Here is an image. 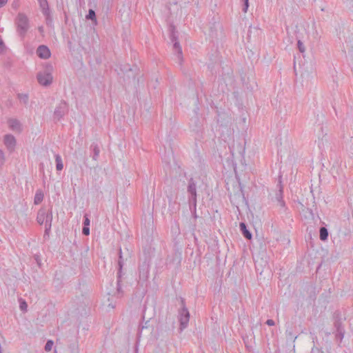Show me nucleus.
I'll use <instances>...</instances> for the list:
<instances>
[{"mask_svg":"<svg viewBox=\"0 0 353 353\" xmlns=\"http://www.w3.org/2000/svg\"><path fill=\"white\" fill-rule=\"evenodd\" d=\"M55 162H56V169L58 171H61L63 168V164L62 162L61 157L59 154H55Z\"/></svg>","mask_w":353,"mask_h":353,"instance_id":"aec40b11","label":"nucleus"},{"mask_svg":"<svg viewBox=\"0 0 353 353\" xmlns=\"http://www.w3.org/2000/svg\"><path fill=\"white\" fill-rule=\"evenodd\" d=\"M121 276H122V274H121L120 273H117V291L118 294H123V291L121 290Z\"/></svg>","mask_w":353,"mask_h":353,"instance_id":"b1692460","label":"nucleus"},{"mask_svg":"<svg viewBox=\"0 0 353 353\" xmlns=\"http://www.w3.org/2000/svg\"><path fill=\"white\" fill-rule=\"evenodd\" d=\"M124 258L123 256V253H122V250L121 248H119V260H118V266H119V270H118V272L117 273H120L121 274H122V269H123V265H124Z\"/></svg>","mask_w":353,"mask_h":353,"instance_id":"f3484780","label":"nucleus"},{"mask_svg":"<svg viewBox=\"0 0 353 353\" xmlns=\"http://www.w3.org/2000/svg\"><path fill=\"white\" fill-rule=\"evenodd\" d=\"M82 234L85 236H88L90 234V228L89 226H83L82 229Z\"/></svg>","mask_w":353,"mask_h":353,"instance_id":"473e14b6","label":"nucleus"},{"mask_svg":"<svg viewBox=\"0 0 353 353\" xmlns=\"http://www.w3.org/2000/svg\"><path fill=\"white\" fill-rule=\"evenodd\" d=\"M239 227L240 230L243 236L248 240L251 239L252 235L250 231L248 229L246 224L245 223L241 222L240 223Z\"/></svg>","mask_w":353,"mask_h":353,"instance_id":"4468645a","label":"nucleus"},{"mask_svg":"<svg viewBox=\"0 0 353 353\" xmlns=\"http://www.w3.org/2000/svg\"><path fill=\"white\" fill-rule=\"evenodd\" d=\"M5 49V45L1 39H0V53L3 52Z\"/></svg>","mask_w":353,"mask_h":353,"instance_id":"4c0bfd02","label":"nucleus"},{"mask_svg":"<svg viewBox=\"0 0 353 353\" xmlns=\"http://www.w3.org/2000/svg\"><path fill=\"white\" fill-rule=\"evenodd\" d=\"M38 2L39 3V6L41 9H44L45 8L48 7V3L47 0H38Z\"/></svg>","mask_w":353,"mask_h":353,"instance_id":"cd10ccee","label":"nucleus"},{"mask_svg":"<svg viewBox=\"0 0 353 353\" xmlns=\"http://www.w3.org/2000/svg\"><path fill=\"white\" fill-rule=\"evenodd\" d=\"M48 211L44 208H41L37 213V221L39 225H42L45 221V216L47 215Z\"/></svg>","mask_w":353,"mask_h":353,"instance_id":"2eb2a0df","label":"nucleus"},{"mask_svg":"<svg viewBox=\"0 0 353 353\" xmlns=\"http://www.w3.org/2000/svg\"><path fill=\"white\" fill-rule=\"evenodd\" d=\"M169 32H170V39L173 43V48L176 52V54L177 57V59L179 60V64L181 65L182 62L183 61V54H182V49L181 47L179 45V42L178 41V37L176 35V28L173 25H170L169 26Z\"/></svg>","mask_w":353,"mask_h":353,"instance_id":"7ed1b4c3","label":"nucleus"},{"mask_svg":"<svg viewBox=\"0 0 353 353\" xmlns=\"http://www.w3.org/2000/svg\"><path fill=\"white\" fill-rule=\"evenodd\" d=\"M53 345L54 342L52 340H48L45 345L44 350L46 352H50L52 350Z\"/></svg>","mask_w":353,"mask_h":353,"instance_id":"a878e982","label":"nucleus"},{"mask_svg":"<svg viewBox=\"0 0 353 353\" xmlns=\"http://www.w3.org/2000/svg\"><path fill=\"white\" fill-rule=\"evenodd\" d=\"M52 211L50 209V210L48 211L47 215L45 216V225L52 227Z\"/></svg>","mask_w":353,"mask_h":353,"instance_id":"6ab92c4d","label":"nucleus"},{"mask_svg":"<svg viewBox=\"0 0 353 353\" xmlns=\"http://www.w3.org/2000/svg\"><path fill=\"white\" fill-rule=\"evenodd\" d=\"M349 55L352 57V59L353 60V46H351V50H349ZM352 70L353 71V61H352Z\"/></svg>","mask_w":353,"mask_h":353,"instance_id":"58836bf2","label":"nucleus"},{"mask_svg":"<svg viewBox=\"0 0 353 353\" xmlns=\"http://www.w3.org/2000/svg\"><path fill=\"white\" fill-rule=\"evenodd\" d=\"M312 353H325V352H323V350H321V349H320V348L313 347L312 349Z\"/></svg>","mask_w":353,"mask_h":353,"instance_id":"e433bc0d","label":"nucleus"},{"mask_svg":"<svg viewBox=\"0 0 353 353\" xmlns=\"http://www.w3.org/2000/svg\"><path fill=\"white\" fill-rule=\"evenodd\" d=\"M150 321L148 320L145 322H143L139 327L138 333H137V338L138 340L140 339V338L143 336V334H152V332L154 330V327L152 325H150Z\"/></svg>","mask_w":353,"mask_h":353,"instance_id":"423d86ee","label":"nucleus"},{"mask_svg":"<svg viewBox=\"0 0 353 353\" xmlns=\"http://www.w3.org/2000/svg\"><path fill=\"white\" fill-rule=\"evenodd\" d=\"M266 324L269 326H273L274 325L275 323L272 319H268L266 321Z\"/></svg>","mask_w":353,"mask_h":353,"instance_id":"ea45409f","label":"nucleus"},{"mask_svg":"<svg viewBox=\"0 0 353 353\" xmlns=\"http://www.w3.org/2000/svg\"><path fill=\"white\" fill-rule=\"evenodd\" d=\"M297 47H298V49L299 50L303 53L305 52V47H304V45L303 43V42L301 41V40H299L298 42H297Z\"/></svg>","mask_w":353,"mask_h":353,"instance_id":"2f4dec72","label":"nucleus"},{"mask_svg":"<svg viewBox=\"0 0 353 353\" xmlns=\"http://www.w3.org/2000/svg\"><path fill=\"white\" fill-rule=\"evenodd\" d=\"M5 162V157L3 152L0 150V167L3 165Z\"/></svg>","mask_w":353,"mask_h":353,"instance_id":"72a5a7b5","label":"nucleus"},{"mask_svg":"<svg viewBox=\"0 0 353 353\" xmlns=\"http://www.w3.org/2000/svg\"><path fill=\"white\" fill-rule=\"evenodd\" d=\"M90 149L91 150V154L92 159L94 161H97L98 157L100 153V148L97 143H92L90 145Z\"/></svg>","mask_w":353,"mask_h":353,"instance_id":"f8f14e48","label":"nucleus"},{"mask_svg":"<svg viewBox=\"0 0 353 353\" xmlns=\"http://www.w3.org/2000/svg\"><path fill=\"white\" fill-rule=\"evenodd\" d=\"M3 142L7 148L10 151H13L16 145V139L12 134H6L4 136Z\"/></svg>","mask_w":353,"mask_h":353,"instance_id":"9d476101","label":"nucleus"},{"mask_svg":"<svg viewBox=\"0 0 353 353\" xmlns=\"http://www.w3.org/2000/svg\"><path fill=\"white\" fill-rule=\"evenodd\" d=\"M52 65L51 64H46L44 70L37 73V79L40 85L48 86L52 83Z\"/></svg>","mask_w":353,"mask_h":353,"instance_id":"f03ea898","label":"nucleus"},{"mask_svg":"<svg viewBox=\"0 0 353 353\" xmlns=\"http://www.w3.org/2000/svg\"><path fill=\"white\" fill-rule=\"evenodd\" d=\"M85 18H86V19L92 20L94 24H97L96 14L93 10H92V9L89 10L88 13L86 15Z\"/></svg>","mask_w":353,"mask_h":353,"instance_id":"5701e85b","label":"nucleus"},{"mask_svg":"<svg viewBox=\"0 0 353 353\" xmlns=\"http://www.w3.org/2000/svg\"><path fill=\"white\" fill-rule=\"evenodd\" d=\"M44 194L41 190H37L34 198V203L39 205L43 200Z\"/></svg>","mask_w":353,"mask_h":353,"instance_id":"dca6fc26","label":"nucleus"},{"mask_svg":"<svg viewBox=\"0 0 353 353\" xmlns=\"http://www.w3.org/2000/svg\"><path fill=\"white\" fill-rule=\"evenodd\" d=\"M7 1L8 0H0V8L3 7Z\"/></svg>","mask_w":353,"mask_h":353,"instance_id":"a19ab883","label":"nucleus"},{"mask_svg":"<svg viewBox=\"0 0 353 353\" xmlns=\"http://www.w3.org/2000/svg\"><path fill=\"white\" fill-rule=\"evenodd\" d=\"M50 230H51V227L45 225V231H44V234H43L44 239H46L49 238Z\"/></svg>","mask_w":353,"mask_h":353,"instance_id":"c85d7f7f","label":"nucleus"},{"mask_svg":"<svg viewBox=\"0 0 353 353\" xmlns=\"http://www.w3.org/2000/svg\"><path fill=\"white\" fill-rule=\"evenodd\" d=\"M187 192L190 194V197H191V200L193 201L194 205L196 203V183L194 179L191 177L188 180V184L187 187Z\"/></svg>","mask_w":353,"mask_h":353,"instance_id":"0eeeda50","label":"nucleus"},{"mask_svg":"<svg viewBox=\"0 0 353 353\" xmlns=\"http://www.w3.org/2000/svg\"><path fill=\"white\" fill-rule=\"evenodd\" d=\"M189 202H190V210L191 211H192V210L196 211V203L195 204V206H194L193 201L191 200V197H189Z\"/></svg>","mask_w":353,"mask_h":353,"instance_id":"c9c22d12","label":"nucleus"},{"mask_svg":"<svg viewBox=\"0 0 353 353\" xmlns=\"http://www.w3.org/2000/svg\"><path fill=\"white\" fill-rule=\"evenodd\" d=\"M34 259L37 261V263H38L39 265H40V260H39V256L38 255H35L34 256Z\"/></svg>","mask_w":353,"mask_h":353,"instance_id":"79ce46f5","label":"nucleus"},{"mask_svg":"<svg viewBox=\"0 0 353 353\" xmlns=\"http://www.w3.org/2000/svg\"><path fill=\"white\" fill-rule=\"evenodd\" d=\"M278 186L279 188V191L276 193L275 196V200L277 201L278 205H279L281 208H284L285 207V203L283 200V186L281 185V181H279V183L278 184Z\"/></svg>","mask_w":353,"mask_h":353,"instance_id":"9b49d317","label":"nucleus"},{"mask_svg":"<svg viewBox=\"0 0 353 353\" xmlns=\"http://www.w3.org/2000/svg\"><path fill=\"white\" fill-rule=\"evenodd\" d=\"M43 163H41L40 165H39V169L43 172Z\"/></svg>","mask_w":353,"mask_h":353,"instance_id":"c03bdc74","label":"nucleus"},{"mask_svg":"<svg viewBox=\"0 0 353 353\" xmlns=\"http://www.w3.org/2000/svg\"><path fill=\"white\" fill-rule=\"evenodd\" d=\"M319 238L321 241H325L328 238V230L325 227H321L319 230Z\"/></svg>","mask_w":353,"mask_h":353,"instance_id":"a211bd4d","label":"nucleus"},{"mask_svg":"<svg viewBox=\"0 0 353 353\" xmlns=\"http://www.w3.org/2000/svg\"><path fill=\"white\" fill-rule=\"evenodd\" d=\"M9 128L13 131H21V123L16 119H10L8 121Z\"/></svg>","mask_w":353,"mask_h":353,"instance_id":"ddd939ff","label":"nucleus"},{"mask_svg":"<svg viewBox=\"0 0 353 353\" xmlns=\"http://www.w3.org/2000/svg\"><path fill=\"white\" fill-rule=\"evenodd\" d=\"M285 335L288 340H294L297 338V336L294 334L292 328L289 327L285 330Z\"/></svg>","mask_w":353,"mask_h":353,"instance_id":"4be33fe9","label":"nucleus"},{"mask_svg":"<svg viewBox=\"0 0 353 353\" xmlns=\"http://www.w3.org/2000/svg\"><path fill=\"white\" fill-rule=\"evenodd\" d=\"M67 112H68V105L65 103V101H62L56 108V109L54 112V116L55 118H57L58 120H59L61 118H62L64 116V114Z\"/></svg>","mask_w":353,"mask_h":353,"instance_id":"6e6552de","label":"nucleus"},{"mask_svg":"<svg viewBox=\"0 0 353 353\" xmlns=\"http://www.w3.org/2000/svg\"><path fill=\"white\" fill-rule=\"evenodd\" d=\"M311 193L312 194V195H314L313 190L312 188H311ZM313 198H314V199H315L314 196H313Z\"/></svg>","mask_w":353,"mask_h":353,"instance_id":"49530a36","label":"nucleus"},{"mask_svg":"<svg viewBox=\"0 0 353 353\" xmlns=\"http://www.w3.org/2000/svg\"><path fill=\"white\" fill-rule=\"evenodd\" d=\"M136 353H137V348H136Z\"/></svg>","mask_w":353,"mask_h":353,"instance_id":"09e8293b","label":"nucleus"},{"mask_svg":"<svg viewBox=\"0 0 353 353\" xmlns=\"http://www.w3.org/2000/svg\"><path fill=\"white\" fill-rule=\"evenodd\" d=\"M14 23L18 35L23 39L30 28L28 17L24 13L19 12L15 19Z\"/></svg>","mask_w":353,"mask_h":353,"instance_id":"f257e3e1","label":"nucleus"},{"mask_svg":"<svg viewBox=\"0 0 353 353\" xmlns=\"http://www.w3.org/2000/svg\"><path fill=\"white\" fill-rule=\"evenodd\" d=\"M19 307H20L21 310L26 311L27 310V307H28V305H27L26 302L24 300L20 299V305H19Z\"/></svg>","mask_w":353,"mask_h":353,"instance_id":"c756f323","label":"nucleus"},{"mask_svg":"<svg viewBox=\"0 0 353 353\" xmlns=\"http://www.w3.org/2000/svg\"><path fill=\"white\" fill-rule=\"evenodd\" d=\"M90 221L88 218V214H85L84 221H83V226H90Z\"/></svg>","mask_w":353,"mask_h":353,"instance_id":"f704fd0d","label":"nucleus"},{"mask_svg":"<svg viewBox=\"0 0 353 353\" xmlns=\"http://www.w3.org/2000/svg\"><path fill=\"white\" fill-rule=\"evenodd\" d=\"M334 325L335 327V338L336 341H339V343H341L345 333V327L343 325V321L341 318L339 316V314H334Z\"/></svg>","mask_w":353,"mask_h":353,"instance_id":"39448f33","label":"nucleus"},{"mask_svg":"<svg viewBox=\"0 0 353 353\" xmlns=\"http://www.w3.org/2000/svg\"><path fill=\"white\" fill-rule=\"evenodd\" d=\"M181 307L179 310V320L180 322V330L186 328L190 321V312L186 307L185 299L180 297Z\"/></svg>","mask_w":353,"mask_h":353,"instance_id":"20e7f679","label":"nucleus"},{"mask_svg":"<svg viewBox=\"0 0 353 353\" xmlns=\"http://www.w3.org/2000/svg\"><path fill=\"white\" fill-rule=\"evenodd\" d=\"M50 22V23L52 22V18L51 17L48 19V21H46L47 24H49Z\"/></svg>","mask_w":353,"mask_h":353,"instance_id":"a18cd8bd","label":"nucleus"},{"mask_svg":"<svg viewBox=\"0 0 353 353\" xmlns=\"http://www.w3.org/2000/svg\"><path fill=\"white\" fill-rule=\"evenodd\" d=\"M192 216L193 217L196 219L198 216H197V214H196V212L194 211V210H192Z\"/></svg>","mask_w":353,"mask_h":353,"instance_id":"37998d69","label":"nucleus"},{"mask_svg":"<svg viewBox=\"0 0 353 353\" xmlns=\"http://www.w3.org/2000/svg\"><path fill=\"white\" fill-rule=\"evenodd\" d=\"M142 319H143V320H144V319H145L144 314H143Z\"/></svg>","mask_w":353,"mask_h":353,"instance_id":"de8ad7c7","label":"nucleus"},{"mask_svg":"<svg viewBox=\"0 0 353 353\" xmlns=\"http://www.w3.org/2000/svg\"><path fill=\"white\" fill-rule=\"evenodd\" d=\"M243 1V8L242 10L244 12H247L248 7H249V0H242Z\"/></svg>","mask_w":353,"mask_h":353,"instance_id":"7c9ffc66","label":"nucleus"},{"mask_svg":"<svg viewBox=\"0 0 353 353\" xmlns=\"http://www.w3.org/2000/svg\"><path fill=\"white\" fill-rule=\"evenodd\" d=\"M181 252L176 251L173 254V259L172 260V263H176V265H179L181 261Z\"/></svg>","mask_w":353,"mask_h":353,"instance_id":"412c9836","label":"nucleus"},{"mask_svg":"<svg viewBox=\"0 0 353 353\" xmlns=\"http://www.w3.org/2000/svg\"><path fill=\"white\" fill-rule=\"evenodd\" d=\"M37 54L39 58L46 59L50 57L51 53L46 46L41 45L37 49Z\"/></svg>","mask_w":353,"mask_h":353,"instance_id":"1a4fd4ad","label":"nucleus"},{"mask_svg":"<svg viewBox=\"0 0 353 353\" xmlns=\"http://www.w3.org/2000/svg\"><path fill=\"white\" fill-rule=\"evenodd\" d=\"M43 14L46 17V19L48 21L50 18V10L49 6L45 8L44 9H41Z\"/></svg>","mask_w":353,"mask_h":353,"instance_id":"bb28decb","label":"nucleus"},{"mask_svg":"<svg viewBox=\"0 0 353 353\" xmlns=\"http://www.w3.org/2000/svg\"><path fill=\"white\" fill-rule=\"evenodd\" d=\"M18 99L23 104H27L28 102V95L26 94H18Z\"/></svg>","mask_w":353,"mask_h":353,"instance_id":"393cba45","label":"nucleus"}]
</instances>
